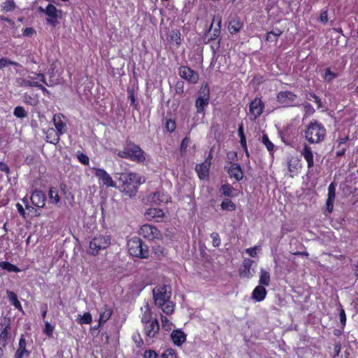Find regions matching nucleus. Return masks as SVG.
Instances as JSON below:
<instances>
[{
	"mask_svg": "<svg viewBox=\"0 0 358 358\" xmlns=\"http://www.w3.org/2000/svg\"><path fill=\"white\" fill-rule=\"evenodd\" d=\"M210 162L206 159L202 164L196 166V171L201 179H204L208 176L209 169L210 166Z\"/></svg>",
	"mask_w": 358,
	"mask_h": 358,
	"instance_id": "4be33fe9",
	"label": "nucleus"
},
{
	"mask_svg": "<svg viewBox=\"0 0 358 358\" xmlns=\"http://www.w3.org/2000/svg\"><path fill=\"white\" fill-rule=\"evenodd\" d=\"M173 342L180 346L186 341V334L181 330H173L171 334Z\"/></svg>",
	"mask_w": 358,
	"mask_h": 358,
	"instance_id": "b1692460",
	"label": "nucleus"
},
{
	"mask_svg": "<svg viewBox=\"0 0 358 358\" xmlns=\"http://www.w3.org/2000/svg\"><path fill=\"white\" fill-rule=\"evenodd\" d=\"M301 155L304 157L306 161L307 162L308 168L310 169L314 166V160H313V152L312 151L311 148L305 144L303 149L301 151Z\"/></svg>",
	"mask_w": 358,
	"mask_h": 358,
	"instance_id": "412c9836",
	"label": "nucleus"
},
{
	"mask_svg": "<svg viewBox=\"0 0 358 358\" xmlns=\"http://www.w3.org/2000/svg\"><path fill=\"white\" fill-rule=\"evenodd\" d=\"M92 169L94 171L95 176L99 178V181H101L103 185L111 187H116V183L104 169L95 167Z\"/></svg>",
	"mask_w": 358,
	"mask_h": 358,
	"instance_id": "f8f14e48",
	"label": "nucleus"
},
{
	"mask_svg": "<svg viewBox=\"0 0 358 358\" xmlns=\"http://www.w3.org/2000/svg\"><path fill=\"white\" fill-rule=\"evenodd\" d=\"M0 171L4 172L6 174L10 173V168L4 162H0Z\"/></svg>",
	"mask_w": 358,
	"mask_h": 358,
	"instance_id": "052dcab7",
	"label": "nucleus"
},
{
	"mask_svg": "<svg viewBox=\"0 0 358 358\" xmlns=\"http://www.w3.org/2000/svg\"><path fill=\"white\" fill-rule=\"evenodd\" d=\"M48 194L50 199H53L55 203H58L59 201V196L57 192L54 188L50 189Z\"/></svg>",
	"mask_w": 358,
	"mask_h": 358,
	"instance_id": "09e8293b",
	"label": "nucleus"
},
{
	"mask_svg": "<svg viewBox=\"0 0 358 358\" xmlns=\"http://www.w3.org/2000/svg\"><path fill=\"white\" fill-rule=\"evenodd\" d=\"M190 142V139L188 137H185L182 139L180 145V152L184 153L186 152V149L188 147Z\"/></svg>",
	"mask_w": 358,
	"mask_h": 358,
	"instance_id": "5fc2aeb1",
	"label": "nucleus"
},
{
	"mask_svg": "<svg viewBox=\"0 0 358 358\" xmlns=\"http://www.w3.org/2000/svg\"><path fill=\"white\" fill-rule=\"evenodd\" d=\"M320 20L322 23H327L328 22V13L327 10L321 13Z\"/></svg>",
	"mask_w": 358,
	"mask_h": 358,
	"instance_id": "0e129e2a",
	"label": "nucleus"
},
{
	"mask_svg": "<svg viewBox=\"0 0 358 358\" xmlns=\"http://www.w3.org/2000/svg\"><path fill=\"white\" fill-rule=\"evenodd\" d=\"M36 33V31L31 27H27L23 31L24 36H31L34 34Z\"/></svg>",
	"mask_w": 358,
	"mask_h": 358,
	"instance_id": "bf43d9fd",
	"label": "nucleus"
},
{
	"mask_svg": "<svg viewBox=\"0 0 358 358\" xmlns=\"http://www.w3.org/2000/svg\"><path fill=\"white\" fill-rule=\"evenodd\" d=\"M231 165L227 169V172L231 178H234L237 181L243 178V173L240 164L236 163H230Z\"/></svg>",
	"mask_w": 358,
	"mask_h": 358,
	"instance_id": "a211bd4d",
	"label": "nucleus"
},
{
	"mask_svg": "<svg viewBox=\"0 0 358 358\" xmlns=\"http://www.w3.org/2000/svg\"><path fill=\"white\" fill-rule=\"evenodd\" d=\"M214 21L215 20H213L210 28L203 37V41L206 44L210 43L211 41L215 40L220 34L221 20H218L217 25L213 28Z\"/></svg>",
	"mask_w": 358,
	"mask_h": 358,
	"instance_id": "9b49d317",
	"label": "nucleus"
},
{
	"mask_svg": "<svg viewBox=\"0 0 358 358\" xmlns=\"http://www.w3.org/2000/svg\"><path fill=\"white\" fill-rule=\"evenodd\" d=\"M210 237L213 241V245L214 247H219L221 243V240L219 234L216 232H213L210 234Z\"/></svg>",
	"mask_w": 358,
	"mask_h": 358,
	"instance_id": "de8ad7c7",
	"label": "nucleus"
},
{
	"mask_svg": "<svg viewBox=\"0 0 358 358\" xmlns=\"http://www.w3.org/2000/svg\"><path fill=\"white\" fill-rule=\"evenodd\" d=\"M7 296L8 299L12 302L13 305L15 306V308L22 311V307L17 299L16 294L13 291L7 290Z\"/></svg>",
	"mask_w": 358,
	"mask_h": 358,
	"instance_id": "c85d7f7f",
	"label": "nucleus"
},
{
	"mask_svg": "<svg viewBox=\"0 0 358 358\" xmlns=\"http://www.w3.org/2000/svg\"><path fill=\"white\" fill-rule=\"evenodd\" d=\"M77 158L80 163L85 165H87L89 164V157L84 153L78 152Z\"/></svg>",
	"mask_w": 358,
	"mask_h": 358,
	"instance_id": "49530a36",
	"label": "nucleus"
},
{
	"mask_svg": "<svg viewBox=\"0 0 358 358\" xmlns=\"http://www.w3.org/2000/svg\"><path fill=\"white\" fill-rule=\"evenodd\" d=\"M262 143L266 147L268 151H269L270 152L273 151L275 145H273V143L271 141H270V140L266 134H263Z\"/></svg>",
	"mask_w": 358,
	"mask_h": 358,
	"instance_id": "4c0bfd02",
	"label": "nucleus"
},
{
	"mask_svg": "<svg viewBox=\"0 0 358 358\" xmlns=\"http://www.w3.org/2000/svg\"><path fill=\"white\" fill-rule=\"evenodd\" d=\"M340 322L341 323L345 326L346 323V315L345 313V310L341 309L339 313Z\"/></svg>",
	"mask_w": 358,
	"mask_h": 358,
	"instance_id": "680f3d73",
	"label": "nucleus"
},
{
	"mask_svg": "<svg viewBox=\"0 0 358 358\" xmlns=\"http://www.w3.org/2000/svg\"><path fill=\"white\" fill-rule=\"evenodd\" d=\"M45 15L48 16L46 22L55 27L59 23L58 20L62 18V10L57 9L53 4H48L45 8Z\"/></svg>",
	"mask_w": 358,
	"mask_h": 358,
	"instance_id": "6e6552de",
	"label": "nucleus"
},
{
	"mask_svg": "<svg viewBox=\"0 0 358 358\" xmlns=\"http://www.w3.org/2000/svg\"><path fill=\"white\" fill-rule=\"evenodd\" d=\"M145 216L148 220L155 219L157 222H159V219L163 217L164 213L159 209L150 208L146 211Z\"/></svg>",
	"mask_w": 358,
	"mask_h": 358,
	"instance_id": "a878e982",
	"label": "nucleus"
},
{
	"mask_svg": "<svg viewBox=\"0 0 358 358\" xmlns=\"http://www.w3.org/2000/svg\"><path fill=\"white\" fill-rule=\"evenodd\" d=\"M10 329V326L7 325L0 334V343L5 346L8 343V329Z\"/></svg>",
	"mask_w": 358,
	"mask_h": 358,
	"instance_id": "e433bc0d",
	"label": "nucleus"
},
{
	"mask_svg": "<svg viewBox=\"0 0 358 358\" xmlns=\"http://www.w3.org/2000/svg\"><path fill=\"white\" fill-rule=\"evenodd\" d=\"M110 236L108 235H98L94 236L89 245L88 253L97 255L100 250L106 249L110 245Z\"/></svg>",
	"mask_w": 358,
	"mask_h": 358,
	"instance_id": "423d86ee",
	"label": "nucleus"
},
{
	"mask_svg": "<svg viewBox=\"0 0 358 358\" xmlns=\"http://www.w3.org/2000/svg\"><path fill=\"white\" fill-rule=\"evenodd\" d=\"M336 183L332 182L328 187L327 199L326 201L327 210L329 213H331L334 208V203L336 198Z\"/></svg>",
	"mask_w": 358,
	"mask_h": 358,
	"instance_id": "dca6fc26",
	"label": "nucleus"
},
{
	"mask_svg": "<svg viewBox=\"0 0 358 358\" xmlns=\"http://www.w3.org/2000/svg\"><path fill=\"white\" fill-rule=\"evenodd\" d=\"M264 108V103L261 100V99L256 98L252 101H251L249 106V111L253 116L254 120L262 114Z\"/></svg>",
	"mask_w": 358,
	"mask_h": 358,
	"instance_id": "4468645a",
	"label": "nucleus"
},
{
	"mask_svg": "<svg viewBox=\"0 0 358 358\" xmlns=\"http://www.w3.org/2000/svg\"><path fill=\"white\" fill-rule=\"evenodd\" d=\"M166 129L169 132H173L176 129V122L171 119L167 120L166 122Z\"/></svg>",
	"mask_w": 358,
	"mask_h": 358,
	"instance_id": "864d4df0",
	"label": "nucleus"
},
{
	"mask_svg": "<svg viewBox=\"0 0 358 358\" xmlns=\"http://www.w3.org/2000/svg\"><path fill=\"white\" fill-rule=\"evenodd\" d=\"M162 328L166 331H169L171 329L172 323L169 320L166 316L162 315L161 317Z\"/></svg>",
	"mask_w": 358,
	"mask_h": 358,
	"instance_id": "c03bdc74",
	"label": "nucleus"
},
{
	"mask_svg": "<svg viewBox=\"0 0 358 358\" xmlns=\"http://www.w3.org/2000/svg\"><path fill=\"white\" fill-rule=\"evenodd\" d=\"M145 333L150 338H153L159 330V324L157 319H153L151 322L145 324Z\"/></svg>",
	"mask_w": 358,
	"mask_h": 358,
	"instance_id": "aec40b11",
	"label": "nucleus"
},
{
	"mask_svg": "<svg viewBox=\"0 0 358 358\" xmlns=\"http://www.w3.org/2000/svg\"><path fill=\"white\" fill-rule=\"evenodd\" d=\"M153 202L156 203H164L168 201V195L163 192H157L153 194Z\"/></svg>",
	"mask_w": 358,
	"mask_h": 358,
	"instance_id": "7c9ffc66",
	"label": "nucleus"
},
{
	"mask_svg": "<svg viewBox=\"0 0 358 358\" xmlns=\"http://www.w3.org/2000/svg\"><path fill=\"white\" fill-rule=\"evenodd\" d=\"M271 278L268 271L261 269L259 283L261 286H268L270 284Z\"/></svg>",
	"mask_w": 358,
	"mask_h": 358,
	"instance_id": "cd10ccee",
	"label": "nucleus"
},
{
	"mask_svg": "<svg viewBox=\"0 0 358 358\" xmlns=\"http://www.w3.org/2000/svg\"><path fill=\"white\" fill-rule=\"evenodd\" d=\"M30 352L26 349V341L24 336H22L19 341V347L15 352V358H23L24 357H28Z\"/></svg>",
	"mask_w": 358,
	"mask_h": 358,
	"instance_id": "5701e85b",
	"label": "nucleus"
},
{
	"mask_svg": "<svg viewBox=\"0 0 358 358\" xmlns=\"http://www.w3.org/2000/svg\"><path fill=\"white\" fill-rule=\"evenodd\" d=\"M152 294L155 306L160 308L165 314H172L175 304L170 301L171 295L170 287L167 285L157 286L153 289Z\"/></svg>",
	"mask_w": 358,
	"mask_h": 358,
	"instance_id": "f257e3e1",
	"label": "nucleus"
},
{
	"mask_svg": "<svg viewBox=\"0 0 358 358\" xmlns=\"http://www.w3.org/2000/svg\"><path fill=\"white\" fill-rule=\"evenodd\" d=\"M243 27V24L239 18L235 17L232 19L229 24V31L231 34L238 32Z\"/></svg>",
	"mask_w": 358,
	"mask_h": 358,
	"instance_id": "bb28decb",
	"label": "nucleus"
},
{
	"mask_svg": "<svg viewBox=\"0 0 358 358\" xmlns=\"http://www.w3.org/2000/svg\"><path fill=\"white\" fill-rule=\"evenodd\" d=\"M179 75L181 78L192 83H196L199 80V74L186 66L179 68Z\"/></svg>",
	"mask_w": 358,
	"mask_h": 358,
	"instance_id": "ddd939ff",
	"label": "nucleus"
},
{
	"mask_svg": "<svg viewBox=\"0 0 358 358\" xmlns=\"http://www.w3.org/2000/svg\"><path fill=\"white\" fill-rule=\"evenodd\" d=\"M1 268L6 270L8 272H18L20 269L15 265L8 262H2L0 263Z\"/></svg>",
	"mask_w": 358,
	"mask_h": 358,
	"instance_id": "f704fd0d",
	"label": "nucleus"
},
{
	"mask_svg": "<svg viewBox=\"0 0 358 358\" xmlns=\"http://www.w3.org/2000/svg\"><path fill=\"white\" fill-rule=\"evenodd\" d=\"M38 77L40 78V80L44 83L45 85L47 86H49V87H51V86H53L55 85V83H48L45 78V76L43 73H38Z\"/></svg>",
	"mask_w": 358,
	"mask_h": 358,
	"instance_id": "338daca9",
	"label": "nucleus"
},
{
	"mask_svg": "<svg viewBox=\"0 0 358 358\" xmlns=\"http://www.w3.org/2000/svg\"><path fill=\"white\" fill-rule=\"evenodd\" d=\"M309 96L310 97L308 99H313L314 101L317 103L318 108H322L323 107L320 98L317 96L314 92H310Z\"/></svg>",
	"mask_w": 358,
	"mask_h": 358,
	"instance_id": "8fccbe9b",
	"label": "nucleus"
},
{
	"mask_svg": "<svg viewBox=\"0 0 358 358\" xmlns=\"http://www.w3.org/2000/svg\"><path fill=\"white\" fill-rule=\"evenodd\" d=\"M338 76V74L332 72L329 68L327 69L325 71L324 79L327 82H331L333 79L336 78Z\"/></svg>",
	"mask_w": 358,
	"mask_h": 358,
	"instance_id": "37998d69",
	"label": "nucleus"
},
{
	"mask_svg": "<svg viewBox=\"0 0 358 358\" xmlns=\"http://www.w3.org/2000/svg\"><path fill=\"white\" fill-rule=\"evenodd\" d=\"M8 65L18 66L20 64L17 62L12 61L6 57L0 59V69H3Z\"/></svg>",
	"mask_w": 358,
	"mask_h": 358,
	"instance_id": "58836bf2",
	"label": "nucleus"
},
{
	"mask_svg": "<svg viewBox=\"0 0 358 358\" xmlns=\"http://www.w3.org/2000/svg\"><path fill=\"white\" fill-rule=\"evenodd\" d=\"M221 208L223 210L233 211L236 209V205L229 199H224L221 203Z\"/></svg>",
	"mask_w": 358,
	"mask_h": 358,
	"instance_id": "473e14b6",
	"label": "nucleus"
},
{
	"mask_svg": "<svg viewBox=\"0 0 358 358\" xmlns=\"http://www.w3.org/2000/svg\"><path fill=\"white\" fill-rule=\"evenodd\" d=\"M184 82L182 80H179L176 83L175 85V92L176 94L180 95L182 96L183 92H184Z\"/></svg>",
	"mask_w": 358,
	"mask_h": 358,
	"instance_id": "a18cd8bd",
	"label": "nucleus"
},
{
	"mask_svg": "<svg viewBox=\"0 0 358 358\" xmlns=\"http://www.w3.org/2000/svg\"><path fill=\"white\" fill-rule=\"evenodd\" d=\"M38 83V82H31L28 80L22 78H19L16 79V83L20 87H27V86L34 87V84Z\"/></svg>",
	"mask_w": 358,
	"mask_h": 358,
	"instance_id": "a19ab883",
	"label": "nucleus"
},
{
	"mask_svg": "<svg viewBox=\"0 0 358 358\" xmlns=\"http://www.w3.org/2000/svg\"><path fill=\"white\" fill-rule=\"evenodd\" d=\"M162 358H176V355L173 350H166L162 355Z\"/></svg>",
	"mask_w": 358,
	"mask_h": 358,
	"instance_id": "4d7b16f0",
	"label": "nucleus"
},
{
	"mask_svg": "<svg viewBox=\"0 0 358 358\" xmlns=\"http://www.w3.org/2000/svg\"><path fill=\"white\" fill-rule=\"evenodd\" d=\"M112 310L110 308H104L100 312L99 326L105 323L111 316Z\"/></svg>",
	"mask_w": 358,
	"mask_h": 358,
	"instance_id": "c756f323",
	"label": "nucleus"
},
{
	"mask_svg": "<svg viewBox=\"0 0 358 358\" xmlns=\"http://www.w3.org/2000/svg\"><path fill=\"white\" fill-rule=\"evenodd\" d=\"M222 194L228 197L232 196L233 187L229 184H224L221 186Z\"/></svg>",
	"mask_w": 358,
	"mask_h": 358,
	"instance_id": "79ce46f5",
	"label": "nucleus"
},
{
	"mask_svg": "<svg viewBox=\"0 0 358 358\" xmlns=\"http://www.w3.org/2000/svg\"><path fill=\"white\" fill-rule=\"evenodd\" d=\"M144 154V151L138 145L130 141H127L124 149L117 152L119 157L138 163L145 161Z\"/></svg>",
	"mask_w": 358,
	"mask_h": 358,
	"instance_id": "20e7f679",
	"label": "nucleus"
},
{
	"mask_svg": "<svg viewBox=\"0 0 358 358\" xmlns=\"http://www.w3.org/2000/svg\"><path fill=\"white\" fill-rule=\"evenodd\" d=\"M138 233L144 238L149 239L150 241L155 239L159 240L162 238V235L159 230H158L155 227L152 226L150 224L143 225L141 227Z\"/></svg>",
	"mask_w": 358,
	"mask_h": 358,
	"instance_id": "1a4fd4ad",
	"label": "nucleus"
},
{
	"mask_svg": "<svg viewBox=\"0 0 358 358\" xmlns=\"http://www.w3.org/2000/svg\"><path fill=\"white\" fill-rule=\"evenodd\" d=\"M92 321V315L90 313L87 312L84 313L83 315H78L77 322L80 324H90Z\"/></svg>",
	"mask_w": 358,
	"mask_h": 358,
	"instance_id": "2f4dec72",
	"label": "nucleus"
},
{
	"mask_svg": "<svg viewBox=\"0 0 358 358\" xmlns=\"http://www.w3.org/2000/svg\"><path fill=\"white\" fill-rule=\"evenodd\" d=\"M151 313L149 310L145 311L142 316L141 321L145 324H148L152 322Z\"/></svg>",
	"mask_w": 358,
	"mask_h": 358,
	"instance_id": "3c124183",
	"label": "nucleus"
},
{
	"mask_svg": "<svg viewBox=\"0 0 358 358\" xmlns=\"http://www.w3.org/2000/svg\"><path fill=\"white\" fill-rule=\"evenodd\" d=\"M30 199L32 204L37 208H43L45 204L46 196L43 191L35 189Z\"/></svg>",
	"mask_w": 358,
	"mask_h": 358,
	"instance_id": "f3484780",
	"label": "nucleus"
},
{
	"mask_svg": "<svg viewBox=\"0 0 358 358\" xmlns=\"http://www.w3.org/2000/svg\"><path fill=\"white\" fill-rule=\"evenodd\" d=\"M53 330V326H52L48 321H46L45 322L44 333L48 336H51L52 335Z\"/></svg>",
	"mask_w": 358,
	"mask_h": 358,
	"instance_id": "6e6d98bb",
	"label": "nucleus"
},
{
	"mask_svg": "<svg viewBox=\"0 0 358 358\" xmlns=\"http://www.w3.org/2000/svg\"><path fill=\"white\" fill-rule=\"evenodd\" d=\"M62 117H63L61 114H56L53 117V123L57 129L56 136H55L52 140L50 141V143L57 144L59 143L60 140V135L64 134L66 130V125L62 121Z\"/></svg>",
	"mask_w": 358,
	"mask_h": 358,
	"instance_id": "9d476101",
	"label": "nucleus"
},
{
	"mask_svg": "<svg viewBox=\"0 0 358 358\" xmlns=\"http://www.w3.org/2000/svg\"><path fill=\"white\" fill-rule=\"evenodd\" d=\"M13 115L19 118H23L27 116V113L22 106H17L15 108Z\"/></svg>",
	"mask_w": 358,
	"mask_h": 358,
	"instance_id": "ea45409f",
	"label": "nucleus"
},
{
	"mask_svg": "<svg viewBox=\"0 0 358 358\" xmlns=\"http://www.w3.org/2000/svg\"><path fill=\"white\" fill-rule=\"evenodd\" d=\"M266 289L264 287L259 285L257 286L252 293V299L257 302L263 301L266 296Z\"/></svg>",
	"mask_w": 358,
	"mask_h": 358,
	"instance_id": "393cba45",
	"label": "nucleus"
},
{
	"mask_svg": "<svg viewBox=\"0 0 358 358\" xmlns=\"http://www.w3.org/2000/svg\"><path fill=\"white\" fill-rule=\"evenodd\" d=\"M34 85L35 87H37L39 90H41L43 92L44 94H48V95L50 94L49 90H47L43 85H42L39 83H35V84H34Z\"/></svg>",
	"mask_w": 358,
	"mask_h": 358,
	"instance_id": "e2e57ef3",
	"label": "nucleus"
},
{
	"mask_svg": "<svg viewBox=\"0 0 358 358\" xmlns=\"http://www.w3.org/2000/svg\"><path fill=\"white\" fill-rule=\"evenodd\" d=\"M2 7L6 11H11L15 8V4L14 1H7L3 3Z\"/></svg>",
	"mask_w": 358,
	"mask_h": 358,
	"instance_id": "603ef678",
	"label": "nucleus"
},
{
	"mask_svg": "<svg viewBox=\"0 0 358 358\" xmlns=\"http://www.w3.org/2000/svg\"><path fill=\"white\" fill-rule=\"evenodd\" d=\"M282 34V31L280 29L275 31H271L267 33L266 40L267 41L274 42L278 40V37Z\"/></svg>",
	"mask_w": 358,
	"mask_h": 358,
	"instance_id": "72a5a7b5",
	"label": "nucleus"
},
{
	"mask_svg": "<svg viewBox=\"0 0 358 358\" xmlns=\"http://www.w3.org/2000/svg\"><path fill=\"white\" fill-rule=\"evenodd\" d=\"M254 262L250 259H245L243 263V268L240 270V275L241 277L250 278L253 276L255 273L254 270H251V266Z\"/></svg>",
	"mask_w": 358,
	"mask_h": 358,
	"instance_id": "6ab92c4d",
	"label": "nucleus"
},
{
	"mask_svg": "<svg viewBox=\"0 0 358 358\" xmlns=\"http://www.w3.org/2000/svg\"><path fill=\"white\" fill-rule=\"evenodd\" d=\"M296 99V95L292 92H280L277 95L278 102L285 106H292V103Z\"/></svg>",
	"mask_w": 358,
	"mask_h": 358,
	"instance_id": "2eb2a0df",
	"label": "nucleus"
},
{
	"mask_svg": "<svg viewBox=\"0 0 358 358\" xmlns=\"http://www.w3.org/2000/svg\"><path fill=\"white\" fill-rule=\"evenodd\" d=\"M327 131L324 125L315 120H311L304 130V137L309 143H320L326 136Z\"/></svg>",
	"mask_w": 358,
	"mask_h": 358,
	"instance_id": "7ed1b4c3",
	"label": "nucleus"
},
{
	"mask_svg": "<svg viewBox=\"0 0 358 358\" xmlns=\"http://www.w3.org/2000/svg\"><path fill=\"white\" fill-rule=\"evenodd\" d=\"M180 32L178 29H173L170 34V38L172 41L175 42L177 45L181 44Z\"/></svg>",
	"mask_w": 358,
	"mask_h": 358,
	"instance_id": "c9c22d12",
	"label": "nucleus"
},
{
	"mask_svg": "<svg viewBox=\"0 0 358 358\" xmlns=\"http://www.w3.org/2000/svg\"><path fill=\"white\" fill-rule=\"evenodd\" d=\"M117 175L119 176L117 179L120 184V189L129 196H134L138 191L139 185L141 183V177L138 174L131 172Z\"/></svg>",
	"mask_w": 358,
	"mask_h": 358,
	"instance_id": "f03ea898",
	"label": "nucleus"
},
{
	"mask_svg": "<svg viewBox=\"0 0 358 358\" xmlns=\"http://www.w3.org/2000/svg\"><path fill=\"white\" fill-rule=\"evenodd\" d=\"M157 354L152 350H145L144 352V358H157Z\"/></svg>",
	"mask_w": 358,
	"mask_h": 358,
	"instance_id": "13d9d810",
	"label": "nucleus"
},
{
	"mask_svg": "<svg viewBox=\"0 0 358 358\" xmlns=\"http://www.w3.org/2000/svg\"><path fill=\"white\" fill-rule=\"evenodd\" d=\"M128 248L130 255L134 257L147 258L149 255L148 245L138 237H134L129 241Z\"/></svg>",
	"mask_w": 358,
	"mask_h": 358,
	"instance_id": "39448f33",
	"label": "nucleus"
},
{
	"mask_svg": "<svg viewBox=\"0 0 358 358\" xmlns=\"http://www.w3.org/2000/svg\"><path fill=\"white\" fill-rule=\"evenodd\" d=\"M209 94L210 90L207 85L202 86L199 92V96L195 102V106L198 113H203L204 111L205 107L208 105Z\"/></svg>",
	"mask_w": 358,
	"mask_h": 358,
	"instance_id": "0eeeda50",
	"label": "nucleus"
},
{
	"mask_svg": "<svg viewBox=\"0 0 358 358\" xmlns=\"http://www.w3.org/2000/svg\"><path fill=\"white\" fill-rule=\"evenodd\" d=\"M133 340L136 343V345L138 347H141L143 344V340L141 338L139 334H138L137 336H134Z\"/></svg>",
	"mask_w": 358,
	"mask_h": 358,
	"instance_id": "69168bd1",
	"label": "nucleus"
},
{
	"mask_svg": "<svg viewBox=\"0 0 358 358\" xmlns=\"http://www.w3.org/2000/svg\"><path fill=\"white\" fill-rule=\"evenodd\" d=\"M238 136L240 138H244L245 137V134H244V129H243V123H241L239 125H238Z\"/></svg>",
	"mask_w": 358,
	"mask_h": 358,
	"instance_id": "774afa93",
	"label": "nucleus"
}]
</instances>
